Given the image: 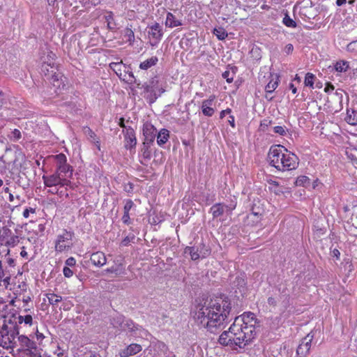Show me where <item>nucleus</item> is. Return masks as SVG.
I'll use <instances>...</instances> for the list:
<instances>
[{
  "mask_svg": "<svg viewBox=\"0 0 357 357\" xmlns=\"http://www.w3.org/2000/svg\"><path fill=\"white\" fill-rule=\"evenodd\" d=\"M346 2H347V0H337L336 4L338 6H341L344 5V3H346Z\"/></svg>",
  "mask_w": 357,
  "mask_h": 357,
  "instance_id": "63",
  "label": "nucleus"
},
{
  "mask_svg": "<svg viewBox=\"0 0 357 357\" xmlns=\"http://www.w3.org/2000/svg\"><path fill=\"white\" fill-rule=\"evenodd\" d=\"M105 272L114 277H120L126 274V268L124 264L120 262L106 268Z\"/></svg>",
  "mask_w": 357,
  "mask_h": 357,
  "instance_id": "19",
  "label": "nucleus"
},
{
  "mask_svg": "<svg viewBox=\"0 0 357 357\" xmlns=\"http://www.w3.org/2000/svg\"><path fill=\"white\" fill-rule=\"evenodd\" d=\"M52 158L56 162V168L59 167V166H61L67 163V158L63 153L52 155Z\"/></svg>",
  "mask_w": 357,
  "mask_h": 357,
  "instance_id": "33",
  "label": "nucleus"
},
{
  "mask_svg": "<svg viewBox=\"0 0 357 357\" xmlns=\"http://www.w3.org/2000/svg\"><path fill=\"white\" fill-rule=\"evenodd\" d=\"M185 253H188L192 260L195 261L199 259L200 255L199 250L195 247H186L185 249Z\"/></svg>",
  "mask_w": 357,
  "mask_h": 357,
  "instance_id": "30",
  "label": "nucleus"
},
{
  "mask_svg": "<svg viewBox=\"0 0 357 357\" xmlns=\"http://www.w3.org/2000/svg\"><path fill=\"white\" fill-rule=\"evenodd\" d=\"M144 98L147 101L152 104L160 97L165 89L160 85V81L158 76L151 77L147 82L143 84Z\"/></svg>",
  "mask_w": 357,
  "mask_h": 357,
  "instance_id": "7",
  "label": "nucleus"
},
{
  "mask_svg": "<svg viewBox=\"0 0 357 357\" xmlns=\"http://www.w3.org/2000/svg\"><path fill=\"white\" fill-rule=\"evenodd\" d=\"M4 101V94L0 91V109L2 107Z\"/></svg>",
  "mask_w": 357,
  "mask_h": 357,
  "instance_id": "60",
  "label": "nucleus"
},
{
  "mask_svg": "<svg viewBox=\"0 0 357 357\" xmlns=\"http://www.w3.org/2000/svg\"><path fill=\"white\" fill-rule=\"evenodd\" d=\"M347 49L349 52H357V40L350 43Z\"/></svg>",
  "mask_w": 357,
  "mask_h": 357,
  "instance_id": "46",
  "label": "nucleus"
},
{
  "mask_svg": "<svg viewBox=\"0 0 357 357\" xmlns=\"http://www.w3.org/2000/svg\"><path fill=\"white\" fill-rule=\"evenodd\" d=\"M271 124V121L269 119H264L261 121L259 129L262 131H266V128Z\"/></svg>",
  "mask_w": 357,
  "mask_h": 357,
  "instance_id": "43",
  "label": "nucleus"
},
{
  "mask_svg": "<svg viewBox=\"0 0 357 357\" xmlns=\"http://www.w3.org/2000/svg\"><path fill=\"white\" fill-rule=\"evenodd\" d=\"M333 255L335 257H336L338 259L340 256V252L337 249H334L333 250Z\"/></svg>",
  "mask_w": 357,
  "mask_h": 357,
  "instance_id": "61",
  "label": "nucleus"
},
{
  "mask_svg": "<svg viewBox=\"0 0 357 357\" xmlns=\"http://www.w3.org/2000/svg\"><path fill=\"white\" fill-rule=\"evenodd\" d=\"M231 113V109L230 108H227L226 109L222 110L220 113V119H222L227 114H230Z\"/></svg>",
  "mask_w": 357,
  "mask_h": 357,
  "instance_id": "54",
  "label": "nucleus"
},
{
  "mask_svg": "<svg viewBox=\"0 0 357 357\" xmlns=\"http://www.w3.org/2000/svg\"><path fill=\"white\" fill-rule=\"evenodd\" d=\"M148 36L150 45L152 47L157 46L163 36L162 28L158 22H154L148 26Z\"/></svg>",
  "mask_w": 357,
  "mask_h": 357,
  "instance_id": "11",
  "label": "nucleus"
},
{
  "mask_svg": "<svg viewBox=\"0 0 357 357\" xmlns=\"http://www.w3.org/2000/svg\"><path fill=\"white\" fill-rule=\"evenodd\" d=\"M280 82V77L277 74H271L270 80L265 87V91L267 93H273L278 86Z\"/></svg>",
  "mask_w": 357,
  "mask_h": 357,
  "instance_id": "20",
  "label": "nucleus"
},
{
  "mask_svg": "<svg viewBox=\"0 0 357 357\" xmlns=\"http://www.w3.org/2000/svg\"><path fill=\"white\" fill-rule=\"evenodd\" d=\"M143 135L144 137V144H152L156 137L157 130L151 123L146 122L143 125Z\"/></svg>",
  "mask_w": 357,
  "mask_h": 357,
  "instance_id": "15",
  "label": "nucleus"
},
{
  "mask_svg": "<svg viewBox=\"0 0 357 357\" xmlns=\"http://www.w3.org/2000/svg\"><path fill=\"white\" fill-rule=\"evenodd\" d=\"M3 162L8 167H10L13 171H21L26 163V155L18 147L15 149H6L5 153L2 155Z\"/></svg>",
  "mask_w": 357,
  "mask_h": 357,
  "instance_id": "6",
  "label": "nucleus"
},
{
  "mask_svg": "<svg viewBox=\"0 0 357 357\" xmlns=\"http://www.w3.org/2000/svg\"><path fill=\"white\" fill-rule=\"evenodd\" d=\"M228 123L233 128H234L236 127L235 117L233 115H229V119H228Z\"/></svg>",
  "mask_w": 357,
  "mask_h": 357,
  "instance_id": "55",
  "label": "nucleus"
},
{
  "mask_svg": "<svg viewBox=\"0 0 357 357\" xmlns=\"http://www.w3.org/2000/svg\"><path fill=\"white\" fill-rule=\"evenodd\" d=\"M157 137V144L159 146L164 145L169 138V132L168 130L165 128L161 129L158 134H156Z\"/></svg>",
  "mask_w": 357,
  "mask_h": 357,
  "instance_id": "25",
  "label": "nucleus"
},
{
  "mask_svg": "<svg viewBox=\"0 0 357 357\" xmlns=\"http://www.w3.org/2000/svg\"><path fill=\"white\" fill-rule=\"evenodd\" d=\"M268 303L269 305H271V306H275L276 305V301L274 298L273 297H269L268 298Z\"/></svg>",
  "mask_w": 357,
  "mask_h": 357,
  "instance_id": "57",
  "label": "nucleus"
},
{
  "mask_svg": "<svg viewBox=\"0 0 357 357\" xmlns=\"http://www.w3.org/2000/svg\"><path fill=\"white\" fill-rule=\"evenodd\" d=\"M19 328L10 319L0 321V346L5 349L13 348Z\"/></svg>",
  "mask_w": 357,
  "mask_h": 357,
  "instance_id": "5",
  "label": "nucleus"
},
{
  "mask_svg": "<svg viewBox=\"0 0 357 357\" xmlns=\"http://www.w3.org/2000/svg\"><path fill=\"white\" fill-rule=\"evenodd\" d=\"M18 341L22 349L27 351V354H29L31 357H37L40 355V352L36 345V343L29 339L26 335H19Z\"/></svg>",
  "mask_w": 357,
  "mask_h": 357,
  "instance_id": "9",
  "label": "nucleus"
},
{
  "mask_svg": "<svg viewBox=\"0 0 357 357\" xmlns=\"http://www.w3.org/2000/svg\"><path fill=\"white\" fill-rule=\"evenodd\" d=\"M135 81V77L133 73L132 72H130L128 73V82L132 83V82H133Z\"/></svg>",
  "mask_w": 357,
  "mask_h": 357,
  "instance_id": "58",
  "label": "nucleus"
},
{
  "mask_svg": "<svg viewBox=\"0 0 357 357\" xmlns=\"http://www.w3.org/2000/svg\"><path fill=\"white\" fill-rule=\"evenodd\" d=\"M231 309V302L227 297H215L199 306L194 317L197 324L211 330L225 324Z\"/></svg>",
  "mask_w": 357,
  "mask_h": 357,
  "instance_id": "2",
  "label": "nucleus"
},
{
  "mask_svg": "<svg viewBox=\"0 0 357 357\" xmlns=\"http://www.w3.org/2000/svg\"><path fill=\"white\" fill-rule=\"evenodd\" d=\"M91 142H93V143L95 144V145H96V148H97L99 151H100V141L99 138H98V137H97V139H96V140H92Z\"/></svg>",
  "mask_w": 357,
  "mask_h": 357,
  "instance_id": "59",
  "label": "nucleus"
},
{
  "mask_svg": "<svg viewBox=\"0 0 357 357\" xmlns=\"http://www.w3.org/2000/svg\"><path fill=\"white\" fill-rule=\"evenodd\" d=\"M351 220L353 222V225L356 224L357 225V215H356L354 213L352 214Z\"/></svg>",
  "mask_w": 357,
  "mask_h": 357,
  "instance_id": "64",
  "label": "nucleus"
},
{
  "mask_svg": "<svg viewBox=\"0 0 357 357\" xmlns=\"http://www.w3.org/2000/svg\"><path fill=\"white\" fill-rule=\"evenodd\" d=\"M307 182L309 183V178L306 176H301L296 180V184L298 185H304Z\"/></svg>",
  "mask_w": 357,
  "mask_h": 357,
  "instance_id": "45",
  "label": "nucleus"
},
{
  "mask_svg": "<svg viewBox=\"0 0 357 357\" xmlns=\"http://www.w3.org/2000/svg\"><path fill=\"white\" fill-rule=\"evenodd\" d=\"M36 213V208L29 207V208H26L24 210L22 215L24 218H29L30 213L35 214Z\"/></svg>",
  "mask_w": 357,
  "mask_h": 357,
  "instance_id": "42",
  "label": "nucleus"
},
{
  "mask_svg": "<svg viewBox=\"0 0 357 357\" xmlns=\"http://www.w3.org/2000/svg\"><path fill=\"white\" fill-rule=\"evenodd\" d=\"M12 135L15 140H19L22 137L21 132L18 129H14Z\"/></svg>",
  "mask_w": 357,
  "mask_h": 357,
  "instance_id": "51",
  "label": "nucleus"
},
{
  "mask_svg": "<svg viewBox=\"0 0 357 357\" xmlns=\"http://www.w3.org/2000/svg\"><path fill=\"white\" fill-rule=\"evenodd\" d=\"M274 132L281 136H284L287 134V129L285 126H277L273 128Z\"/></svg>",
  "mask_w": 357,
  "mask_h": 357,
  "instance_id": "40",
  "label": "nucleus"
},
{
  "mask_svg": "<svg viewBox=\"0 0 357 357\" xmlns=\"http://www.w3.org/2000/svg\"><path fill=\"white\" fill-rule=\"evenodd\" d=\"M335 89L334 86L331 82H327L326 86L324 88V91L327 93H329Z\"/></svg>",
  "mask_w": 357,
  "mask_h": 357,
  "instance_id": "52",
  "label": "nucleus"
},
{
  "mask_svg": "<svg viewBox=\"0 0 357 357\" xmlns=\"http://www.w3.org/2000/svg\"><path fill=\"white\" fill-rule=\"evenodd\" d=\"M165 24L167 27L174 28L181 26L183 23L182 21L177 19L173 13L167 12Z\"/></svg>",
  "mask_w": 357,
  "mask_h": 357,
  "instance_id": "22",
  "label": "nucleus"
},
{
  "mask_svg": "<svg viewBox=\"0 0 357 357\" xmlns=\"http://www.w3.org/2000/svg\"><path fill=\"white\" fill-rule=\"evenodd\" d=\"M23 314H20L17 317V321H14L16 325L24 324L26 326H31L33 324V312L31 311L30 309H24L22 312ZM18 327V326H17Z\"/></svg>",
  "mask_w": 357,
  "mask_h": 357,
  "instance_id": "17",
  "label": "nucleus"
},
{
  "mask_svg": "<svg viewBox=\"0 0 357 357\" xmlns=\"http://www.w3.org/2000/svg\"><path fill=\"white\" fill-rule=\"evenodd\" d=\"M216 100V96L212 94L208 96L206 100L202 102L201 109L204 116L211 117L215 112L214 105Z\"/></svg>",
  "mask_w": 357,
  "mask_h": 357,
  "instance_id": "13",
  "label": "nucleus"
},
{
  "mask_svg": "<svg viewBox=\"0 0 357 357\" xmlns=\"http://www.w3.org/2000/svg\"><path fill=\"white\" fill-rule=\"evenodd\" d=\"M63 273L65 277L70 278L73 275V271L68 266H64L63 269Z\"/></svg>",
  "mask_w": 357,
  "mask_h": 357,
  "instance_id": "49",
  "label": "nucleus"
},
{
  "mask_svg": "<svg viewBox=\"0 0 357 357\" xmlns=\"http://www.w3.org/2000/svg\"><path fill=\"white\" fill-rule=\"evenodd\" d=\"M66 266L73 267L76 264V260L74 257H70L66 260Z\"/></svg>",
  "mask_w": 357,
  "mask_h": 357,
  "instance_id": "48",
  "label": "nucleus"
},
{
  "mask_svg": "<svg viewBox=\"0 0 357 357\" xmlns=\"http://www.w3.org/2000/svg\"><path fill=\"white\" fill-rule=\"evenodd\" d=\"M91 264L96 267H102L107 264V257L104 252L97 251L93 252L90 256Z\"/></svg>",
  "mask_w": 357,
  "mask_h": 357,
  "instance_id": "18",
  "label": "nucleus"
},
{
  "mask_svg": "<svg viewBox=\"0 0 357 357\" xmlns=\"http://www.w3.org/2000/svg\"><path fill=\"white\" fill-rule=\"evenodd\" d=\"M314 335L311 333L303 337L297 347L296 354L301 357H306L310 352Z\"/></svg>",
  "mask_w": 357,
  "mask_h": 357,
  "instance_id": "12",
  "label": "nucleus"
},
{
  "mask_svg": "<svg viewBox=\"0 0 357 357\" xmlns=\"http://www.w3.org/2000/svg\"><path fill=\"white\" fill-rule=\"evenodd\" d=\"M344 120L347 123L351 126L357 125V111L347 109Z\"/></svg>",
  "mask_w": 357,
  "mask_h": 357,
  "instance_id": "28",
  "label": "nucleus"
},
{
  "mask_svg": "<svg viewBox=\"0 0 357 357\" xmlns=\"http://www.w3.org/2000/svg\"><path fill=\"white\" fill-rule=\"evenodd\" d=\"M237 205L236 199L231 200L229 205H225L222 203H217L213 205L210 209L213 218H217L222 215H223L224 212L226 210V212L229 214H231V212L236 208Z\"/></svg>",
  "mask_w": 357,
  "mask_h": 357,
  "instance_id": "10",
  "label": "nucleus"
},
{
  "mask_svg": "<svg viewBox=\"0 0 357 357\" xmlns=\"http://www.w3.org/2000/svg\"><path fill=\"white\" fill-rule=\"evenodd\" d=\"M36 340L40 343L45 339V337L43 335V333L39 332V331L37 328L36 331Z\"/></svg>",
  "mask_w": 357,
  "mask_h": 357,
  "instance_id": "53",
  "label": "nucleus"
},
{
  "mask_svg": "<svg viewBox=\"0 0 357 357\" xmlns=\"http://www.w3.org/2000/svg\"><path fill=\"white\" fill-rule=\"evenodd\" d=\"M9 308V305H8L5 301H3V298H0V321L2 320H9L10 319L12 320L13 317H15V315L14 314L12 316L8 317V310Z\"/></svg>",
  "mask_w": 357,
  "mask_h": 357,
  "instance_id": "24",
  "label": "nucleus"
},
{
  "mask_svg": "<svg viewBox=\"0 0 357 357\" xmlns=\"http://www.w3.org/2000/svg\"><path fill=\"white\" fill-rule=\"evenodd\" d=\"M135 239V236L133 234H130L121 241V244L122 246H128L131 242H133Z\"/></svg>",
  "mask_w": 357,
  "mask_h": 357,
  "instance_id": "39",
  "label": "nucleus"
},
{
  "mask_svg": "<svg viewBox=\"0 0 357 357\" xmlns=\"http://www.w3.org/2000/svg\"><path fill=\"white\" fill-rule=\"evenodd\" d=\"M83 132L91 141L97 139L98 137L96 134L89 126H84L83 128Z\"/></svg>",
  "mask_w": 357,
  "mask_h": 357,
  "instance_id": "36",
  "label": "nucleus"
},
{
  "mask_svg": "<svg viewBox=\"0 0 357 357\" xmlns=\"http://www.w3.org/2000/svg\"><path fill=\"white\" fill-rule=\"evenodd\" d=\"M213 34L218 38V40H225L228 34L223 27L215 28L213 31Z\"/></svg>",
  "mask_w": 357,
  "mask_h": 357,
  "instance_id": "34",
  "label": "nucleus"
},
{
  "mask_svg": "<svg viewBox=\"0 0 357 357\" xmlns=\"http://www.w3.org/2000/svg\"><path fill=\"white\" fill-rule=\"evenodd\" d=\"M289 89L291 90V92H292L294 94L296 93V92H297V89H296V87L294 86V84H292V83H290V84H289Z\"/></svg>",
  "mask_w": 357,
  "mask_h": 357,
  "instance_id": "62",
  "label": "nucleus"
},
{
  "mask_svg": "<svg viewBox=\"0 0 357 357\" xmlns=\"http://www.w3.org/2000/svg\"><path fill=\"white\" fill-rule=\"evenodd\" d=\"M46 297L48 299V302L52 305H56L62 301V297L54 293L46 294Z\"/></svg>",
  "mask_w": 357,
  "mask_h": 357,
  "instance_id": "29",
  "label": "nucleus"
},
{
  "mask_svg": "<svg viewBox=\"0 0 357 357\" xmlns=\"http://www.w3.org/2000/svg\"><path fill=\"white\" fill-rule=\"evenodd\" d=\"M142 351V346L138 344H131L121 352V357L135 355Z\"/></svg>",
  "mask_w": 357,
  "mask_h": 357,
  "instance_id": "21",
  "label": "nucleus"
},
{
  "mask_svg": "<svg viewBox=\"0 0 357 357\" xmlns=\"http://www.w3.org/2000/svg\"><path fill=\"white\" fill-rule=\"evenodd\" d=\"M222 77L226 79L227 83H231L234 80V74H231L229 70H226L222 73Z\"/></svg>",
  "mask_w": 357,
  "mask_h": 357,
  "instance_id": "41",
  "label": "nucleus"
},
{
  "mask_svg": "<svg viewBox=\"0 0 357 357\" xmlns=\"http://www.w3.org/2000/svg\"><path fill=\"white\" fill-rule=\"evenodd\" d=\"M282 22L287 27L296 28L297 26L296 22L294 20H292L288 15V14L285 15V16L284 17V18L282 20Z\"/></svg>",
  "mask_w": 357,
  "mask_h": 357,
  "instance_id": "37",
  "label": "nucleus"
},
{
  "mask_svg": "<svg viewBox=\"0 0 357 357\" xmlns=\"http://www.w3.org/2000/svg\"><path fill=\"white\" fill-rule=\"evenodd\" d=\"M125 37L127 38V41L133 43L135 40V34L134 31L131 28L126 27L125 29Z\"/></svg>",
  "mask_w": 357,
  "mask_h": 357,
  "instance_id": "38",
  "label": "nucleus"
},
{
  "mask_svg": "<svg viewBox=\"0 0 357 357\" xmlns=\"http://www.w3.org/2000/svg\"><path fill=\"white\" fill-rule=\"evenodd\" d=\"M257 324V319L254 313L244 312L235 318L228 331L221 333L218 342L223 346L242 348L255 339Z\"/></svg>",
  "mask_w": 357,
  "mask_h": 357,
  "instance_id": "1",
  "label": "nucleus"
},
{
  "mask_svg": "<svg viewBox=\"0 0 357 357\" xmlns=\"http://www.w3.org/2000/svg\"><path fill=\"white\" fill-rule=\"evenodd\" d=\"M158 61V59L157 56H151V58L145 60L143 62H141L139 64V68L142 70H148L153 66H155Z\"/></svg>",
  "mask_w": 357,
  "mask_h": 357,
  "instance_id": "26",
  "label": "nucleus"
},
{
  "mask_svg": "<svg viewBox=\"0 0 357 357\" xmlns=\"http://www.w3.org/2000/svg\"><path fill=\"white\" fill-rule=\"evenodd\" d=\"M75 234L73 231L63 229L54 240V250L57 253L68 252L73 247V238Z\"/></svg>",
  "mask_w": 357,
  "mask_h": 357,
  "instance_id": "8",
  "label": "nucleus"
},
{
  "mask_svg": "<svg viewBox=\"0 0 357 357\" xmlns=\"http://www.w3.org/2000/svg\"><path fill=\"white\" fill-rule=\"evenodd\" d=\"M20 256L25 259L28 258V253L26 251L25 248L24 246L22 248V251L20 252Z\"/></svg>",
  "mask_w": 357,
  "mask_h": 357,
  "instance_id": "56",
  "label": "nucleus"
},
{
  "mask_svg": "<svg viewBox=\"0 0 357 357\" xmlns=\"http://www.w3.org/2000/svg\"><path fill=\"white\" fill-rule=\"evenodd\" d=\"M4 232L8 236V238L5 242V245L6 246L13 248L19 243V236L13 234L10 229H5Z\"/></svg>",
  "mask_w": 357,
  "mask_h": 357,
  "instance_id": "23",
  "label": "nucleus"
},
{
  "mask_svg": "<svg viewBox=\"0 0 357 357\" xmlns=\"http://www.w3.org/2000/svg\"><path fill=\"white\" fill-rule=\"evenodd\" d=\"M315 79V76L314 74L311 73H307L305 75L304 84L306 86H310V88H314V81Z\"/></svg>",
  "mask_w": 357,
  "mask_h": 357,
  "instance_id": "35",
  "label": "nucleus"
},
{
  "mask_svg": "<svg viewBox=\"0 0 357 357\" xmlns=\"http://www.w3.org/2000/svg\"><path fill=\"white\" fill-rule=\"evenodd\" d=\"M349 68V62L345 61H339L335 65V69L339 73L346 72Z\"/></svg>",
  "mask_w": 357,
  "mask_h": 357,
  "instance_id": "32",
  "label": "nucleus"
},
{
  "mask_svg": "<svg viewBox=\"0 0 357 357\" xmlns=\"http://www.w3.org/2000/svg\"><path fill=\"white\" fill-rule=\"evenodd\" d=\"M109 68L116 73V75L122 79L123 68H125L122 60L116 62H112L109 63Z\"/></svg>",
  "mask_w": 357,
  "mask_h": 357,
  "instance_id": "27",
  "label": "nucleus"
},
{
  "mask_svg": "<svg viewBox=\"0 0 357 357\" xmlns=\"http://www.w3.org/2000/svg\"><path fill=\"white\" fill-rule=\"evenodd\" d=\"M73 167L68 163L59 166L56 171L50 175H43L42 178L45 188H48L47 193L57 195L59 198H68V190H75L77 185L72 183Z\"/></svg>",
  "mask_w": 357,
  "mask_h": 357,
  "instance_id": "3",
  "label": "nucleus"
},
{
  "mask_svg": "<svg viewBox=\"0 0 357 357\" xmlns=\"http://www.w3.org/2000/svg\"><path fill=\"white\" fill-rule=\"evenodd\" d=\"M202 250H204V251L200 250V252L203 258L206 257L211 255V249L206 248L204 244H202Z\"/></svg>",
  "mask_w": 357,
  "mask_h": 357,
  "instance_id": "47",
  "label": "nucleus"
},
{
  "mask_svg": "<svg viewBox=\"0 0 357 357\" xmlns=\"http://www.w3.org/2000/svg\"><path fill=\"white\" fill-rule=\"evenodd\" d=\"M123 132L124 135L125 148L130 150L134 149L137 144V138L134 129L131 127H128L126 128Z\"/></svg>",
  "mask_w": 357,
  "mask_h": 357,
  "instance_id": "16",
  "label": "nucleus"
},
{
  "mask_svg": "<svg viewBox=\"0 0 357 357\" xmlns=\"http://www.w3.org/2000/svg\"><path fill=\"white\" fill-rule=\"evenodd\" d=\"M107 22V29L110 31H114L116 29V23L114 22L112 12H108L107 15L105 16Z\"/></svg>",
  "mask_w": 357,
  "mask_h": 357,
  "instance_id": "31",
  "label": "nucleus"
},
{
  "mask_svg": "<svg viewBox=\"0 0 357 357\" xmlns=\"http://www.w3.org/2000/svg\"><path fill=\"white\" fill-rule=\"evenodd\" d=\"M49 67L51 68L50 72L52 73V74L50 76V79L52 82L54 86H56L55 83L56 82L59 83L60 82H61L62 81L61 78H62L63 75L61 73L54 72V70L56 69V67L55 66V63L54 62H52V63L44 62L42 65L41 70L44 73V74L45 75H48L50 73V70L48 68Z\"/></svg>",
  "mask_w": 357,
  "mask_h": 357,
  "instance_id": "14",
  "label": "nucleus"
},
{
  "mask_svg": "<svg viewBox=\"0 0 357 357\" xmlns=\"http://www.w3.org/2000/svg\"><path fill=\"white\" fill-rule=\"evenodd\" d=\"M122 221L124 224H126L127 225L130 224V218L129 213L123 212V215L122 216Z\"/></svg>",
  "mask_w": 357,
  "mask_h": 357,
  "instance_id": "50",
  "label": "nucleus"
},
{
  "mask_svg": "<svg viewBox=\"0 0 357 357\" xmlns=\"http://www.w3.org/2000/svg\"><path fill=\"white\" fill-rule=\"evenodd\" d=\"M133 202L131 199H127L123 207V212L129 213L131 208L133 207Z\"/></svg>",
  "mask_w": 357,
  "mask_h": 357,
  "instance_id": "44",
  "label": "nucleus"
},
{
  "mask_svg": "<svg viewBox=\"0 0 357 357\" xmlns=\"http://www.w3.org/2000/svg\"><path fill=\"white\" fill-rule=\"evenodd\" d=\"M267 160L271 167L280 172L294 170L299 165L298 156L280 144H274L270 147Z\"/></svg>",
  "mask_w": 357,
  "mask_h": 357,
  "instance_id": "4",
  "label": "nucleus"
}]
</instances>
